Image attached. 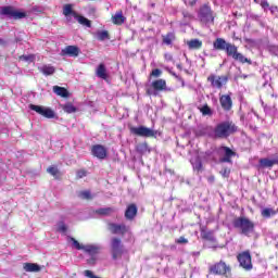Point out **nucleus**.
<instances>
[{"mask_svg": "<svg viewBox=\"0 0 278 278\" xmlns=\"http://www.w3.org/2000/svg\"><path fill=\"white\" fill-rule=\"evenodd\" d=\"M260 167L261 168H273L275 165L274 159H261L258 161Z\"/></svg>", "mask_w": 278, "mask_h": 278, "instance_id": "nucleus-23", "label": "nucleus"}, {"mask_svg": "<svg viewBox=\"0 0 278 278\" xmlns=\"http://www.w3.org/2000/svg\"><path fill=\"white\" fill-rule=\"evenodd\" d=\"M29 109L33 110V112H37V114H40V116H43L45 118H55V112L49 106L30 104Z\"/></svg>", "mask_w": 278, "mask_h": 278, "instance_id": "nucleus-6", "label": "nucleus"}, {"mask_svg": "<svg viewBox=\"0 0 278 278\" xmlns=\"http://www.w3.org/2000/svg\"><path fill=\"white\" fill-rule=\"evenodd\" d=\"M136 214H138V207L136 206V204L128 205L125 212L127 220H134V218H136Z\"/></svg>", "mask_w": 278, "mask_h": 278, "instance_id": "nucleus-18", "label": "nucleus"}, {"mask_svg": "<svg viewBox=\"0 0 278 278\" xmlns=\"http://www.w3.org/2000/svg\"><path fill=\"white\" fill-rule=\"evenodd\" d=\"M173 40H175V34L168 33L165 37H163V42L165 45H173Z\"/></svg>", "mask_w": 278, "mask_h": 278, "instance_id": "nucleus-35", "label": "nucleus"}, {"mask_svg": "<svg viewBox=\"0 0 278 278\" xmlns=\"http://www.w3.org/2000/svg\"><path fill=\"white\" fill-rule=\"evenodd\" d=\"M276 214L277 211L269 207L262 208L261 211V216H263V218H270V216H275Z\"/></svg>", "mask_w": 278, "mask_h": 278, "instance_id": "nucleus-27", "label": "nucleus"}, {"mask_svg": "<svg viewBox=\"0 0 278 278\" xmlns=\"http://www.w3.org/2000/svg\"><path fill=\"white\" fill-rule=\"evenodd\" d=\"M238 262L244 270H251L253 268V263L251 262V253L242 252L238 255Z\"/></svg>", "mask_w": 278, "mask_h": 278, "instance_id": "nucleus-11", "label": "nucleus"}, {"mask_svg": "<svg viewBox=\"0 0 278 278\" xmlns=\"http://www.w3.org/2000/svg\"><path fill=\"white\" fill-rule=\"evenodd\" d=\"M75 18H76V21H78V23L80 25H85V27H91L90 20H88L81 15H76Z\"/></svg>", "mask_w": 278, "mask_h": 278, "instance_id": "nucleus-31", "label": "nucleus"}, {"mask_svg": "<svg viewBox=\"0 0 278 278\" xmlns=\"http://www.w3.org/2000/svg\"><path fill=\"white\" fill-rule=\"evenodd\" d=\"M112 21L114 25H123L125 23V16H123V12H117L113 17Z\"/></svg>", "mask_w": 278, "mask_h": 278, "instance_id": "nucleus-28", "label": "nucleus"}, {"mask_svg": "<svg viewBox=\"0 0 278 278\" xmlns=\"http://www.w3.org/2000/svg\"><path fill=\"white\" fill-rule=\"evenodd\" d=\"M152 88L153 89H148L147 93L151 97H157V92H162L164 90H168V88L166 87V80L164 79H156L154 81H152Z\"/></svg>", "mask_w": 278, "mask_h": 278, "instance_id": "nucleus-7", "label": "nucleus"}, {"mask_svg": "<svg viewBox=\"0 0 278 278\" xmlns=\"http://www.w3.org/2000/svg\"><path fill=\"white\" fill-rule=\"evenodd\" d=\"M96 75L100 79H108V68H105V64L101 63L97 70H96Z\"/></svg>", "mask_w": 278, "mask_h": 278, "instance_id": "nucleus-21", "label": "nucleus"}, {"mask_svg": "<svg viewBox=\"0 0 278 278\" xmlns=\"http://www.w3.org/2000/svg\"><path fill=\"white\" fill-rule=\"evenodd\" d=\"M200 112L203 116H212V109L207 104L200 108Z\"/></svg>", "mask_w": 278, "mask_h": 278, "instance_id": "nucleus-34", "label": "nucleus"}, {"mask_svg": "<svg viewBox=\"0 0 278 278\" xmlns=\"http://www.w3.org/2000/svg\"><path fill=\"white\" fill-rule=\"evenodd\" d=\"M97 38L98 40H108V38H110V35L106 30H102L97 33Z\"/></svg>", "mask_w": 278, "mask_h": 278, "instance_id": "nucleus-40", "label": "nucleus"}, {"mask_svg": "<svg viewBox=\"0 0 278 278\" xmlns=\"http://www.w3.org/2000/svg\"><path fill=\"white\" fill-rule=\"evenodd\" d=\"M203 238H206V240H214V236H212L211 232L204 233Z\"/></svg>", "mask_w": 278, "mask_h": 278, "instance_id": "nucleus-50", "label": "nucleus"}, {"mask_svg": "<svg viewBox=\"0 0 278 278\" xmlns=\"http://www.w3.org/2000/svg\"><path fill=\"white\" fill-rule=\"evenodd\" d=\"M219 103H220L223 110H226V111L231 110V108L233 105V102L231 101V96H229V94L220 96Z\"/></svg>", "mask_w": 278, "mask_h": 278, "instance_id": "nucleus-17", "label": "nucleus"}, {"mask_svg": "<svg viewBox=\"0 0 278 278\" xmlns=\"http://www.w3.org/2000/svg\"><path fill=\"white\" fill-rule=\"evenodd\" d=\"M228 45L229 43L225 39L217 38L214 41L213 47H214V49H217L218 51H226Z\"/></svg>", "mask_w": 278, "mask_h": 278, "instance_id": "nucleus-20", "label": "nucleus"}, {"mask_svg": "<svg viewBox=\"0 0 278 278\" xmlns=\"http://www.w3.org/2000/svg\"><path fill=\"white\" fill-rule=\"evenodd\" d=\"M137 151H139V153H151V150H149V146L147 143H140L138 147H137Z\"/></svg>", "mask_w": 278, "mask_h": 278, "instance_id": "nucleus-36", "label": "nucleus"}, {"mask_svg": "<svg viewBox=\"0 0 278 278\" xmlns=\"http://www.w3.org/2000/svg\"><path fill=\"white\" fill-rule=\"evenodd\" d=\"M211 273H213V275H227V273H229L230 268L229 266H227V264L223 261H220L219 263L213 265L210 268Z\"/></svg>", "mask_w": 278, "mask_h": 278, "instance_id": "nucleus-13", "label": "nucleus"}, {"mask_svg": "<svg viewBox=\"0 0 278 278\" xmlns=\"http://www.w3.org/2000/svg\"><path fill=\"white\" fill-rule=\"evenodd\" d=\"M226 53L228 56L235 59L237 53H238V47H236L235 45L228 43L226 46Z\"/></svg>", "mask_w": 278, "mask_h": 278, "instance_id": "nucleus-24", "label": "nucleus"}, {"mask_svg": "<svg viewBox=\"0 0 278 278\" xmlns=\"http://www.w3.org/2000/svg\"><path fill=\"white\" fill-rule=\"evenodd\" d=\"M0 14L2 16H9V18H15V21L25 18V16H27V13H25L23 11H18L12 7H1Z\"/></svg>", "mask_w": 278, "mask_h": 278, "instance_id": "nucleus-4", "label": "nucleus"}, {"mask_svg": "<svg viewBox=\"0 0 278 278\" xmlns=\"http://www.w3.org/2000/svg\"><path fill=\"white\" fill-rule=\"evenodd\" d=\"M77 177H78V179H81V178L86 177V170H84V169L78 170L77 172Z\"/></svg>", "mask_w": 278, "mask_h": 278, "instance_id": "nucleus-49", "label": "nucleus"}, {"mask_svg": "<svg viewBox=\"0 0 278 278\" xmlns=\"http://www.w3.org/2000/svg\"><path fill=\"white\" fill-rule=\"evenodd\" d=\"M231 173V170L229 168H224L220 170V175L223 177H229V174Z\"/></svg>", "mask_w": 278, "mask_h": 278, "instance_id": "nucleus-45", "label": "nucleus"}, {"mask_svg": "<svg viewBox=\"0 0 278 278\" xmlns=\"http://www.w3.org/2000/svg\"><path fill=\"white\" fill-rule=\"evenodd\" d=\"M216 153L219 155V162L222 163H229L231 164V157L236 155V152H233L231 149L227 147H220L216 150Z\"/></svg>", "mask_w": 278, "mask_h": 278, "instance_id": "nucleus-9", "label": "nucleus"}, {"mask_svg": "<svg viewBox=\"0 0 278 278\" xmlns=\"http://www.w3.org/2000/svg\"><path fill=\"white\" fill-rule=\"evenodd\" d=\"M24 270L26 273H40V266L36 263L24 264Z\"/></svg>", "mask_w": 278, "mask_h": 278, "instance_id": "nucleus-22", "label": "nucleus"}, {"mask_svg": "<svg viewBox=\"0 0 278 278\" xmlns=\"http://www.w3.org/2000/svg\"><path fill=\"white\" fill-rule=\"evenodd\" d=\"M91 153L94 157H98V160H105V157H108V149L101 144L93 146Z\"/></svg>", "mask_w": 278, "mask_h": 278, "instance_id": "nucleus-14", "label": "nucleus"}, {"mask_svg": "<svg viewBox=\"0 0 278 278\" xmlns=\"http://www.w3.org/2000/svg\"><path fill=\"white\" fill-rule=\"evenodd\" d=\"M188 47L189 49H201V47H203V41L199 39H192L188 41Z\"/></svg>", "mask_w": 278, "mask_h": 278, "instance_id": "nucleus-30", "label": "nucleus"}, {"mask_svg": "<svg viewBox=\"0 0 278 278\" xmlns=\"http://www.w3.org/2000/svg\"><path fill=\"white\" fill-rule=\"evenodd\" d=\"M111 251H112L113 260H118V257L123 255V244L121 242V239L113 238L111 240Z\"/></svg>", "mask_w": 278, "mask_h": 278, "instance_id": "nucleus-12", "label": "nucleus"}, {"mask_svg": "<svg viewBox=\"0 0 278 278\" xmlns=\"http://www.w3.org/2000/svg\"><path fill=\"white\" fill-rule=\"evenodd\" d=\"M84 275H85V277H88V278H101V277L94 275V274L92 273V270H89V269L85 270V271H84Z\"/></svg>", "mask_w": 278, "mask_h": 278, "instance_id": "nucleus-43", "label": "nucleus"}, {"mask_svg": "<svg viewBox=\"0 0 278 278\" xmlns=\"http://www.w3.org/2000/svg\"><path fill=\"white\" fill-rule=\"evenodd\" d=\"M64 112H66L67 114H73L74 112H77V109L75 108V105H73L72 103H67L64 105L63 108Z\"/></svg>", "mask_w": 278, "mask_h": 278, "instance_id": "nucleus-38", "label": "nucleus"}, {"mask_svg": "<svg viewBox=\"0 0 278 278\" xmlns=\"http://www.w3.org/2000/svg\"><path fill=\"white\" fill-rule=\"evenodd\" d=\"M47 170H48V173H49L50 175H52V177H58V173H60V172L58 170V167H55V166H51V167H49Z\"/></svg>", "mask_w": 278, "mask_h": 278, "instance_id": "nucleus-42", "label": "nucleus"}, {"mask_svg": "<svg viewBox=\"0 0 278 278\" xmlns=\"http://www.w3.org/2000/svg\"><path fill=\"white\" fill-rule=\"evenodd\" d=\"M80 197L83 199H91L90 191H83V192H80Z\"/></svg>", "mask_w": 278, "mask_h": 278, "instance_id": "nucleus-48", "label": "nucleus"}, {"mask_svg": "<svg viewBox=\"0 0 278 278\" xmlns=\"http://www.w3.org/2000/svg\"><path fill=\"white\" fill-rule=\"evenodd\" d=\"M274 160V165L275 164H278V156H276L275 159H273Z\"/></svg>", "mask_w": 278, "mask_h": 278, "instance_id": "nucleus-54", "label": "nucleus"}, {"mask_svg": "<svg viewBox=\"0 0 278 278\" xmlns=\"http://www.w3.org/2000/svg\"><path fill=\"white\" fill-rule=\"evenodd\" d=\"M63 14L64 16H74V18L77 16V12L73 11V5L71 4H65L63 7Z\"/></svg>", "mask_w": 278, "mask_h": 278, "instance_id": "nucleus-26", "label": "nucleus"}, {"mask_svg": "<svg viewBox=\"0 0 278 278\" xmlns=\"http://www.w3.org/2000/svg\"><path fill=\"white\" fill-rule=\"evenodd\" d=\"M130 134H134L135 136H140L141 138H153V136H155L153 129L147 128L144 126L131 127Z\"/></svg>", "mask_w": 278, "mask_h": 278, "instance_id": "nucleus-10", "label": "nucleus"}, {"mask_svg": "<svg viewBox=\"0 0 278 278\" xmlns=\"http://www.w3.org/2000/svg\"><path fill=\"white\" fill-rule=\"evenodd\" d=\"M83 251L87 253V255L90 256L88 260V264L94 265L97 264V261L99 260V253H101V245L97 243L92 244H85L83 248Z\"/></svg>", "mask_w": 278, "mask_h": 278, "instance_id": "nucleus-3", "label": "nucleus"}, {"mask_svg": "<svg viewBox=\"0 0 278 278\" xmlns=\"http://www.w3.org/2000/svg\"><path fill=\"white\" fill-rule=\"evenodd\" d=\"M20 60H22L23 62H34V60H36V56L34 54L22 55L20 56Z\"/></svg>", "mask_w": 278, "mask_h": 278, "instance_id": "nucleus-41", "label": "nucleus"}, {"mask_svg": "<svg viewBox=\"0 0 278 278\" xmlns=\"http://www.w3.org/2000/svg\"><path fill=\"white\" fill-rule=\"evenodd\" d=\"M261 5H262V8H264V10H266L267 8H269L268 2H266V1H263V2L261 3Z\"/></svg>", "mask_w": 278, "mask_h": 278, "instance_id": "nucleus-52", "label": "nucleus"}, {"mask_svg": "<svg viewBox=\"0 0 278 278\" xmlns=\"http://www.w3.org/2000/svg\"><path fill=\"white\" fill-rule=\"evenodd\" d=\"M233 225L236 229H239L243 236H249L255 231V224L247 217H239L235 219Z\"/></svg>", "mask_w": 278, "mask_h": 278, "instance_id": "nucleus-1", "label": "nucleus"}, {"mask_svg": "<svg viewBox=\"0 0 278 278\" xmlns=\"http://www.w3.org/2000/svg\"><path fill=\"white\" fill-rule=\"evenodd\" d=\"M73 247H75L77 249V251H84V244H80L79 241H77V239L75 238H70Z\"/></svg>", "mask_w": 278, "mask_h": 278, "instance_id": "nucleus-39", "label": "nucleus"}, {"mask_svg": "<svg viewBox=\"0 0 278 278\" xmlns=\"http://www.w3.org/2000/svg\"><path fill=\"white\" fill-rule=\"evenodd\" d=\"M165 60H166L167 62H170V61L173 60V54L166 53V54H165Z\"/></svg>", "mask_w": 278, "mask_h": 278, "instance_id": "nucleus-51", "label": "nucleus"}, {"mask_svg": "<svg viewBox=\"0 0 278 278\" xmlns=\"http://www.w3.org/2000/svg\"><path fill=\"white\" fill-rule=\"evenodd\" d=\"M237 129L238 128L232 123L224 122L215 127L214 135L215 138H227L228 136H231V134H233Z\"/></svg>", "mask_w": 278, "mask_h": 278, "instance_id": "nucleus-2", "label": "nucleus"}, {"mask_svg": "<svg viewBox=\"0 0 278 278\" xmlns=\"http://www.w3.org/2000/svg\"><path fill=\"white\" fill-rule=\"evenodd\" d=\"M40 73L46 76L53 75L55 73V67L53 65H42L39 67Z\"/></svg>", "mask_w": 278, "mask_h": 278, "instance_id": "nucleus-25", "label": "nucleus"}, {"mask_svg": "<svg viewBox=\"0 0 278 278\" xmlns=\"http://www.w3.org/2000/svg\"><path fill=\"white\" fill-rule=\"evenodd\" d=\"M190 162L193 170H197L198 173H201V170H203V163H201V157H199V155L193 156Z\"/></svg>", "mask_w": 278, "mask_h": 278, "instance_id": "nucleus-19", "label": "nucleus"}, {"mask_svg": "<svg viewBox=\"0 0 278 278\" xmlns=\"http://www.w3.org/2000/svg\"><path fill=\"white\" fill-rule=\"evenodd\" d=\"M4 45H5V40L0 38V47H4Z\"/></svg>", "mask_w": 278, "mask_h": 278, "instance_id": "nucleus-53", "label": "nucleus"}, {"mask_svg": "<svg viewBox=\"0 0 278 278\" xmlns=\"http://www.w3.org/2000/svg\"><path fill=\"white\" fill-rule=\"evenodd\" d=\"M207 81H210L212 88H217L218 90H220L223 86L227 85V81H229V78L227 76H217L212 74L207 77Z\"/></svg>", "mask_w": 278, "mask_h": 278, "instance_id": "nucleus-8", "label": "nucleus"}, {"mask_svg": "<svg viewBox=\"0 0 278 278\" xmlns=\"http://www.w3.org/2000/svg\"><path fill=\"white\" fill-rule=\"evenodd\" d=\"M199 18L203 25H213L214 24V13L208 5H203L199 12Z\"/></svg>", "mask_w": 278, "mask_h": 278, "instance_id": "nucleus-5", "label": "nucleus"}, {"mask_svg": "<svg viewBox=\"0 0 278 278\" xmlns=\"http://www.w3.org/2000/svg\"><path fill=\"white\" fill-rule=\"evenodd\" d=\"M108 229L109 231H111V233H115V235H123L129 231V228H127L125 224L118 225V224L110 223L108 225Z\"/></svg>", "mask_w": 278, "mask_h": 278, "instance_id": "nucleus-15", "label": "nucleus"}, {"mask_svg": "<svg viewBox=\"0 0 278 278\" xmlns=\"http://www.w3.org/2000/svg\"><path fill=\"white\" fill-rule=\"evenodd\" d=\"M237 62H240L241 64H251V60L243 56L242 53H237V55L233 58Z\"/></svg>", "mask_w": 278, "mask_h": 278, "instance_id": "nucleus-32", "label": "nucleus"}, {"mask_svg": "<svg viewBox=\"0 0 278 278\" xmlns=\"http://www.w3.org/2000/svg\"><path fill=\"white\" fill-rule=\"evenodd\" d=\"M176 242L178 244H188V239H186L185 237H180L176 240Z\"/></svg>", "mask_w": 278, "mask_h": 278, "instance_id": "nucleus-47", "label": "nucleus"}, {"mask_svg": "<svg viewBox=\"0 0 278 278\" xmlns=\"http://www.w3.org/2000/svg\"><path fill=\"white\" fill-rule=\"evenodd\" d=\"M151 75L152 77H160V75H162V71L159 68H155L152 71Z\"/></svg>", "mask_w": 278, "mask_h": 278, "instance_id": "nucleus-46", "label": "nucleus"}, {"mask_svg": "<svg viewBox=\"0 0 278 278\" xmlns=\"http://www.w3.org/2000/svg\"><path fill=\"white\" fill-rule=\"evenodd\" d=\"M56 230L60 233H66V231H68V227L66 226V224H64V222H59L56 225Z\"/></svg>", "mask_w": 278, "mask_h": 278, "instance_id": "nucleus-37", "label": "nucleus"}, {"mask_svg": "<svg viewBox=\"0 0 278 278\" xmlns=\"http://www.w3.org/2000/svg\"><path fill=\"white\" fill-rule=\"evenodd\" d=\"M115 210L112 207L100 208L97 211V214H101L102 216H110V214H114Z\"/></svg>", "mask_w": 278, "mask_h": 278, "instance_id": "nucleus-33", "label": "nucleus"}, {"mask_svg": "<svg viewBox=\"0 0 278 278\" xmlns=\"http://www.w3.org/2000/svg\"><path fill=\"white\" fill-rule=\"evenodd\" d=\"M61 55H70V58H77V55H79V48H77V46H67L61 51Z\"/></svg>", "mask_w": 278, "mask_h": 278, "instance_id": "nucleus-16", "label": "nucleus"}, {"mask_svg": "<svg viewBox=\"0 0 278 278\" xmlns=\"http://www.w3.org/2000/svg\"><path fill=\"white\" fill-rule=\"evenodd\" d=\"M53 92L58 94V97H68V91L65 88L60 86H54Z\"/></svg>", "mask_w": 278, "mask_h": 278, "instance_id": "nucleus-29", "label": "nucleus"}, {"mask_svg": "<svg viewBox=\"0 0 278 278\" xmlns=\"http://www.w3.org/2000/svg\"><path fill=\"white\" fill-rule=\"evenodd\" d=\"M203 157H204V160H206V162H210V161L214 160V154L208 151V152H205Z\"/></svg>", "mask_w": 278, "mask_h": 278, "instance_id": "nucleus-44", "label": "nucleus"}]
</instances>
